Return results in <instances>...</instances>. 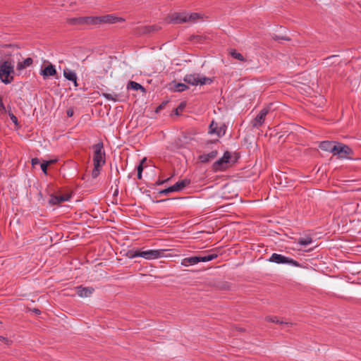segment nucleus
Returning <instances> with one entry per match:
<instances>
[{
  "mask_svg": "<svg viewBox=\"0 0 361 361\" xmlns=\"http://www.w3.org/2000/svg\"><path fill=\"white\" fill-rule=\"evenodd\" d=\"M202 18L198 13L174 12L169 13L166 20L169 23L181 24L185 23H195L197 20Z\"/></svg>",
  "mask_w": 361,
  "mask_h": 361,
  "instance_id": "f257e3e1",
  "label": "nucleus"
},
{
  "mask_svg": "<svg viewBox=\"0 0 361 361\" xmlns=\"http://www.w3.org/2000/svg\"><path fill=\"white\" fill-rule=\"evenodd\" d=\"M14 67L8 61H4L0 65V79L6 85L13 80Z\"/></svg>",
  "mask_w": 361,
  "mask_h": 361,
  "instance_id": "f03ea898",
  "label": "nucleus"
},
{
  "mask_svg": "<svg viewBox=\"0 0 361 361\" xmlns=\"http://www.w3.org/2000/svg\"><path fill=\"white\" fill-rule=\"evenodd\" d=\"M354 154L353 150L347 145L337 142L333 155L337 156L338 159H351V155Z\"/></svg>",
  "mask_w": 361,
  "mask_h": 361,
  "instance_id": "7ed1b4c3",
  "label": "nucleus"
},
{
  "mask_svg": "<svg viewBox=\"0 0 361 361\" xmlns=\"http://www.w3.org/2000/svg\"><path fill=\"white\" fill-rule=\"evenodd\" d=\"M94 149L93 154V163L94 164L103 166L105 162V152L104 149V144L102 142H99L92 145Z\"/></svg>",
  "mask_w": 361,
  "mask_h": 361,
  "instance_id": "20e7f679",
  "label": "nucleus"
},
{
  "mask_svg": "<svg viewBox=\"0 0 361 361\" xmlns=\"http://www.w3.org/2000/svg\"><path fill=\"white\" fill-rule=\"evenodd\" d=\"M161 30V26L159 24L152 25L138 26L133 30V33L137 36L148 35L151 36Z\"/></svg>",
  "mask_w": 361,
  "mask_h": 361,
  "instance_id": "39448f33",
  "label": "nucleus"
},
{
  "mask_svg": "<svg viewBox=\"0 0 361 361\" xmlns=\"http://www.w3.org/2000/svg\"><path fill=\"white\" fill-rule=\"evenodd\" d=\"M215 38H216L215 35L212 33H205L202 35H191L189 37L188 40L195 44H209L216 43V41L215 40Z\"/></svg>",
  "mask_w": 361,
  "mask_h": 361,
  "instance_id": "423d86ee",
  "label": "nucleus"
},
{
  "mask_svg": "<svg viewBox=\"0 0 361 361\" xmlns=\"http://www.w3.org/2000/svg\"><path fill=\"white\" fill-rule=\"evenodd\" d=\"M269 261L276 264H288L296 267H301V264L298 261L277 253H273Z\"/></svg>",
  "mask_w": 361,
  "mask_h": 361,
  "instance_id": "0eeeda50",
  "label": "nucleus"
},
{
  "mask_svg": "<svg viewBox=\"0 0 361 361\" xmlns=\"http://www.w3.org/2000/svg\"><path fill=\"white\" fill-rule=\"evenodd\" d=\"M231 159V154L228 151H226L224 153L222 157L219 159L217 161L214 162L212 164V171L214 172L224 171L227 168L228 164L230 162V159Z\"/></svg>",
  "mask_w": 361,
  "mask_h": 361,
  "instance_id": "6e6552de",
  "label": "nucleus"
},
{
  "mask_svg": "<svg viewBox=\"0 0 361 361\" xmlns=\"http://www.w3.org/2000/svg\"><path fill=\"white\" fill-rule=\"evenodd\" d=\"M72 195L71 193L51 194L48 202L51 206L60 205L64 202L69 201Z\"/></svg>",
  "mask_w": 361,
  "mask_h": 361,
  "instance_id": "1a4fd4ad",
  "label": "nucleus"
},
{
  "mask_svg": "<svg viewBox=\"0 0 361 361\" xmlns=\"http://www.w3.org/2000/svg\"><path fill=\"white\" fill-rule=\"evenodd\" d=\"M94 25H97L100 23H116L117 22H123L124 19L122 18L116 17L112 14H109L106 16H99V17H93Z\"/></svg>",
  "mask_w": 361,
  "mask_h": 361,
  "instance_id": "9d476101",
  "label": "nucleus"
},
{
  "mask_svg": "<svg viewBox=\"0 0 361 361\" xmlns=\"http://www.w3.org/2000/svg\"><path fill=\"white\" fill-rule=\"evenodd\" d=\"M272 104H270L269 106L263 108L259 113L257 115V116L255 118V119L252 121V126L254 128H259L260 127L265 121V117L268 114V113L270 111L271 108Z\"/></svg>",
  "mask_w": 361,
  "mask_h": 361,
  "instance_id": "9b49d317",
  "label": "nucleus"
},
{
  "mask_svg": "<svg viewBox=\"0 0 361 361\" xmlns=\"http://www.w3.org/2000/svg\"><path fill=\"white\" fill-rule=\"evenodd\" d=\"M166 250H149L146 251L140 250V257L145 259L151 260L164 257Z\"/></svg>",
  "mask_w": 361,
  "mask_h": 361,
  "instance_id": "f8f14e48",
  "label": "nucleus"
},
{
  "mask_svg": "<svg viewBox=\"0 0 361 361\" xmlns=\"http://www.w3.org/2000/svg\"><path fill=\"white\" fill-rule=\"evenodd\" d=\"M67 23L71 25H94L93 17H79L67 19Z\"/></svg>",
  "mask_w": 361,
  "mask_h": 361,
  "instance_id": "ddd939ff",
  "label": "nucleus"
},
{
  "mask_svg": "<svg viewBox=\"0 0 361 361\" xmlns=\"http://www.w3.org/2000/svg\"><path fill=\"white\" fill-rule=\"evenodd\" d=\"M203 254L207 253L204 255H198L197 259L199 262H206L209 261H212L218 257V254L215 252V249L210 250L209 251L202 252Z\"/></svg>",
  "mask_w": 361,
  "mask_h": 361,
  "instance_id": "4468645a",
  "label": "nucleus"
},
{
  "mask_svg": "<svg viewBox=\"0 0 361 361\" xmlns=\"http://www.w3.org/2000/svg\"><path fill=\"white\" fill-rule=\"evenodd\" d=\"M40 74L43 76L44 78H47L56 75L57 71L55 66L53 64L49 63L40 70Z\"/></svg>",
  "mask_w": 361,
  "mask_h": 361,
  "instance_id": "2eb2a0df",
  "label": "nucleus"
},
{
  "mask_svg": "<svg viewBox=\"0 0 361 361\" xmlns=\"http://www.w3.org/2000/svg\"><path fill=\"white\" fill-rule=\"evenodd\" d=\"M218 155V151L216 149L213 150L207 154H203L199 155L197 159L200 162L207 164L214 159Z\"/></svg>",
  "mask_w": 361,
  "mask_h": 361,
  "instance_id": "dca6fc26",
  "label": "nucleus"
},
{
  "mask_svg": "<svg viewBox=\"0 0 361 361\" xmlns=\"http://www.w3.org/2000/svg\"><path fill=\"white\" fill-rule=\"evenodd\" d=\"M77 294L81 298L90 297L94 291L92 287H84L78 286L75 287Z\"/></svg>",
  "mask_w": 361,
  "mask_h": 361,
  "instance_id": "f3484780",
  "label": "nucleus"
},
{
  "mask_svg": "<svg viewBox=\"0 0 361 361\" xmlns=\"http://www.w3.org/2000/svg\"><path fill=\"white\" fill-rule=\"evenodd\" d=\"M336 144L337 142L326 140L321 142L319 143V147L322 150L329 152L333 154L334 149L336 146Z\"/></svg>",
  "mask_w": 361,
  "mask_h": 361,
  "instance_id": "a211bd4d",
  "label": "nucleus"
},
{
  "mask_svg": "<svg viewBox=\"0 0 361 361\" xmlns=\"http://www.w3.org/2000/svg\"><path fill=\"white\" fill-rule=\"evenodd\" d=\"M191 183V180L188 178H184L176 182L174 185H171L173 192H179L183 190L186 186Z\"/></svg>",
  "mask_w": 361,
  "mask_h": 361,
  "instance_id": "6ab92c4d",
  "label": "nucleus"
},
{
  "mask_svg": "<svg viewBox=\"0 0 361 361\" xmlns=\"http://www.w3.org/2000/svg\"><path fill=\"white\" fill-rule=\"evenodd\" d=\"M183 81L190 85H197L198 82H200V75L196 73L188 74L184 77Z\"/></svg>",
  "mask_w": 361,
  "mask_h": 361,
  "instance_id": "aec40b11",
  "label": "nucleus"
},
{
  "mask_svg": "<svg viewBox=\"0 0 361 361\" xmlns=\"http://www.w3.org/2000/svg\"><path fill=\"white\" fill-rule=\"evenodd\" d=\"M127 89L133 90H140L142 92H145V88L137 82L130 80L128 82Z\"/></svg>",
  "mask_w": 361,
  "mask_h": 361,
  "instance_id": "412c9836",
  "label": "nucleus"
},
{
  "mask_svg": "<svg viewBox=\"0 0 361 361\" xmlns=\"http://www.w3.org/2000/svg\"><path fill=\"white\" fill-rule=\"evenodd\" d=\"M197 263V256H192L183 259L180 264L184 267H188L190 265L196 264Z\"/></svg>",
  "mask_w": 361,
  "mask_h": 361,
  "instance_id": "4be33fe9",
  "label": "nucleus"
},
{
  "mask_svg": "<svg viewBox=\"0 0 361 361\" xmlns=\"http://www.w3.org/2000/svg\"><path fill=\"white\" fill-rule=\"evenodd\" d=\"M63 76L69 81H75L78 79L76 73L68 68H65L63 70Z\"/></svg>",
  "mask_w": 361,
  "mask_h": 361,
  "instance_id": "5701e85b",
  "label": "nucleus"
},
{
  "mask_svg": "<svg viewBox=\"0 0 361 361\" xmlns=\"http://www.w3.org/2000/svg\"><path fill=\"white\" fill-rule=\"evenodd\" d=\"M33 63V60L30 57H27L25 59H24L23 61H19L17 64V69L18 70H23L30 65H32Z\"/></svg>",
  "mask_w": 361,
  "mask_h": 361,
  "instance_id": "b1692460",
  "label": "nucleus"
},
{
  "mask_svg": "<svg viewBox=\"0 0 361 361\" xmlns=\"http://www.w3.org/2000/svg\"><path fill=\"white\" fill-rule=\"evenodd\" d=\"M226 129H227L226 124L223 123L220 126L218 125V128L216 130V133H214V134H216L218 135L219 137H221L226 134Z\"/></svg>",
  "mask_w": 361,
  "mask_h": 361,
  "instance_id": "393cba45",
  "label": "nucleus"
},
{
  "mask_svg": "<svg viewBox=\"0 0 361 361\" xmlns=\"http://www.w3.org/2000/svg\"><path fill=\"white\" fill-rule=\"evenodd\" d=\"M188 88L189 87L187 85L181 82H178L175 84L174 89H173L172 87H171L170 89L172 90L173 92H181L188 90Z\"/></svg>",
  "mask_w": 361,
  "mask_h": 361,
  "instance_id": "a878e982",
  "label": "nucleus"
},
{
  "mask_svg": "<svg viewBox=\"0 0 361 361\" xmlns=\"http://www.w3.org/2000/svg\"><path fill=\"white\" fill-rule=\"evenodd\" d=\"M229 54H231V56L232 57H233L235 59H238L240 61H245V59L244 58V56L240 53L238 52L235 49H231Z\"/></svg>",
  "mask_w": 361,
  "mask_h": 361,
  "instance_id": "bb28decb",
  "label": "nucleus"
},
{
  "mask_svg": "<svg viewBox=\"0 0 361 361\" xmlns=\"http://www.w3.org/2000/svg\"><path fill=\"white\" fill-rule=\"evenodd\" d=\"M126 256L129 259L140 257V250H129L126 252Z\"/></svg>",
  "mask_w": 361,
  "mask_h": 361,
  "instance_id": "cd10ccee",
  "label": "nucleus"
},
{
  "mask_svg": "<svg viewBox=\"0 0 361 361\" xmlns=\"http://www.w3.org/2000/svg\"><path fill=\"white\" fill-rule=\"evenodd\" d=\"M265 320L267 322H273V323H276V324H284L283 322L279 320L276 317H266ZM285 324L290 326H292V323L286 322Z\"/></svg>",
  "mask_w": 361,
  "mask_h": 361,
  "instance_id": "c85d7f7f",
  "label": "nucleus"
},
{
  "mask_svg": "<svg viewBox=\"0 0 361 361\" xmlns=\"http://www.w3.org/2000/svg\"><path fill=\"white\" fill-rule=\"evenodd\" d=\"M312 239L311 237L307 236L305 238H300L298 240V243L303 246H306L312 243Z\"/></svg>",
  "mask_w": 361,
  "mask_h": 361,
  "instance_id": "c756f323",
  "label": "nucleus"
},
{
  "mask_svg": "<svg viewBox=\"0 0 361 361\" xmlns=\"http://www.w3.org/2000/svg\"><path fill=\"white\" fill-rule=\"evenodd\" d=\"M102 166L94 164V169L92 171V177L96 178L100 173Z\"/></svg>",
  "mask_w": 361,
  "mask_h": 361,
  "instance_id": "7c9ffc66",
  "label": "nucleus"
},
{
  "mask_svg": "<svg viewBox=\"0 0 361 361\" xmlns=\"http://www.w3.org/2000/svg\"><path fill=\"white\" fill-rule=\"evenodd\" d=\"M101 95H102L104 97H105L108 100H112L114 102H117V101L119 100L118 99V94H116L113 95V94H109V93L102 92L101 94Z\"/></svg>",
  "mask_w": 361,
  "mask_h": 361,
  "instance_id": "2f4dec72",
  "label": "nucleus"
},
{
  "mask_svg": "<svg viewBox=\"0 0 361 361\" xmlns=\"http://www.w3.org/2000/svg\"><path fill=\"white\" fill-rule=\"evenodd\" d=\"M218 123L214 121V120L212 121L209 126V134H214V133H216V129L218 128Z\"/></svg>",
  "mask_w": 361,
  "mask_h": 361,
  "instance_id": "473e14b6",
  "label": "nucleus"
},
{
  "mask_svg": "<svg viewBox=\"0 0 361 361\" xmlns=\"http://www.w3.org/2000/svg\"><path fill=\"white\" fill-rule=\"evenodd\" d=\"M213 82V79L207 77H200V82H198V85H203L206 84H211Z\"/></svg>",
  "mask_w": 361,
  "mask_h": 361,
  "instance_id": "72a5a7b5",
  "label": "nucleus"
},
{
  "mask_svg": "<svg viewBox=\"0 0 361 361\" xmlns=\"http://www.w3.org/2000/svg\"><path fill=\"white\" fill-rule=\"evenodd\" d=\"M185 106H186V104L185 102H180L178 104V107L174 109V114L177 116H179L180 114V113L183 111V110L185 109Z\"/></svg>",
  "mask_w": 361,
  "mask_h": 361,
  "instance_id": "f704fd0d",
  "label": "nucleus"
},
{
  "mask_svg": "<svg viewBox=\"0 0 361 361\" xmlns=\"http://www.w3.org/2000/svg\"><path fill=\"white\" fill-rule=\"evenodd\" d=\"M173 192V188L171 186H170V187H168L167 188L159 190L158 192V194L159 195H168L171 192Z\"/></svg>",
  "mask_w": 361,
  "mask_h": 361,
  "instance_id": "c9c22d12",
  "label": "nucleus"
},
{
  "mask_svg": "<svg viewBox=\"0 0 361 361\" xmlns=\"http://www.w3.org/2000/svg\"><path fill=\"white\" fill-rule=\"evenodd\" d=\"M145 161H146V158H143L140 161V164L137 166V167H136L137 173H142V171H143V169H144L143 164H144V162Z\"/></svg>",
  "mask_w": 361,
  "mask_h": 361,
  "instance_id": "e433bc0d",
  "label": "nucleus"
},
{
  "mask_svg": "<svg viewBox=\"0 0 361 361\" xmlns=\"http://www.w3.org/2000/svg\"><path fill=\"white\" fill-rule=\"evenodd\" d=\"M9 116H10V118L12 121V122L15 124V126L18 128H19L20 127V126L18 123V118L13 114H9Z\"/></svg>",
  "mask_w": 361,
  "mask_h": 361,
  "instance_id": "4c0bfd02",
  "label": "nucleus"
},
{
  "mask_svg": "<svg viewBox=\"0 0 361 361\" xmlns=\"http://www.w3.org/2000/svg\"><path fill=\"white\" fill-rule=\"evenodd\" d=\"M273 39L275 40L276 42L280 43V39L286 40V41H290L291 39L288 37H280L278 35H274L273 37Z\"/></svg>",
  "mask_w": 361,
  "mask_h": 361,
  "instance_id": "58836bf2",
  "label": "nucleus"
},
{
  "mask_svg": "<svg viewBox=\"0 0 361 361\" xmlns=\"http://www.w3.org/2000/svg\"><path fill=\"white\" fill-rule=\"evenodd\" d=\"M49 166L45 162V161L40 164L41 169L45 175H47V170Z\"/></svg>",
  "mask_w": 361,
  "mask_h": 361,
  "instance_id": "ea45409f",
  "label": "nucleus"
},
{
  "mask_svg": "<svg viewBox=\"0 0 361 361\" xmlns=\"http://www.w3.org/2000/svg\"><path fill=\"white\" fill-rule=\"evenodd\" d=\"M171 179V178H168L165 180H161V179H158L155 183H154V185L156 186H158V185H163L164 183L168 182L169 180Z\"/></svg>",
  "mask_w": 361,
  "mask_h": 361,
  "instance_id": "a19ab883",
  "label": "nucleus"
},
{
  "mask_svg": "<svg viewBox=\"0 0 361 361\" xmlns=\"http://www.w3.org/2000/svg\"><path fill=\"white\" fill-rule=\"evenodd\" d=\"M166 102H162L160 105H159L156 110H155V112L158 113L159 111H160L161 109H163L164 108V106H166Z\"/></svg>",
  "mask_w": 361,
  "mask_h": 361,
  "instance_id": "79ce46f5",
  "label": "nucleus"
},
{
  "mask_svg": "<svg viewBox=\"0 0 361 361\" xmlns=\"http://www.w3.org/2000/svg\"><path fill=\"white\" fill-rule=\"evenodd\" d=\"M39 164H40V161L38 158L35 157V158H32L31 159V164H32V167H34L35 165H37Z\"/></svg>",
  "mask_w": 361,
  "mask_h": 361,
  "instance_id": "37998d69",
  "label": "nucleus"
},
{
  "mask_svg": "<svg viewBox=\"0 0 361 361\" xmlns=\"http://www.w3.org/2000/svg\"><path fill=\"white\" fill-rule=\"evenodd\" d=\"M0 341L4 342L6 345H9L11 342L8 338L0 336Z\"/></svg>",
  "mask_w": 361,
  "mask_h": 361,
  "instance_id": "c03bdc74",
  "label": "nucleus"
},
{
  "mask_svg": "<svg viewBox=\"0 0 361 361\" xmlns=\"http://www.w3.org/2000/svg\"><path fill=\"white\" fill-rule=\"evenodd\" d=\"M220 142L219 139H216L214 140H209L206 142V145L213 144V143H218Z\"/></svg>",
  "mask_w": 361,
  "mask_h": 361,
  "instance_id": "a18cd8bd",
  "label": "nucleus"
},
{
  "mask_svg": "<svg viewBox=\"0 0 361 361\" xmlns=\"http://www.w3.org/2000/svg\"><path fill=\"white\" fill-rule=\"evenodd\" d=\"M57 161L56 159H49V160H47V161H45V162L49 165H51V164H55L56 162Z\"/></svg>",
  "mask_w": 361,
  "mask_h": 361,
  "instance_id": "49530a36",
  "label": "nucleus"
},
{
  "mask_svg": "<svg viewBox=\"0 0 361 361\" xmlns=\"http://www.w3.org/2000/svg\"><path fill=\"white\" fill-rule=\"evenodd\" d=\"M0 109L1 110H5L6 108H5V106L3 103V99H2V97L0 96Z\"/></svg>",
  "mask_w": 361,
  "mask_h": 361,
  "instance_id": "de8ad7c7",
  "label": "nucleus"
},
{
  "mask_svg": "<svg viewBox=\"0 0 361 361\" xmlns=\"http://www.w3.org/2000/svg\"><path fill=\"white\" fill-rule=\"evenodd\" d=\"M31 311H32L33 312H35L37 315L41 314V311L39 309H37V308H34Z\"/></svg>",
  "mask_w": 361,
  "mask_h": 361,
  "instance_id": "09e8293b",
  "label": "nucleus"
},
{
  "mask_svg": "<svg viewBox=\"0 0 361 361\" xmlns=\"http://www.w3.org/2000/svg\"><path fill=\"white\" fill-rule=\"evenodd\" d=\"M73 110H71V109H68V110L67 111V115H68V116H69V117L72 116H73Z\"/></svg>",
  "mask_w": 361,
  "mask_h": 361,
  "instance_id": "8fccbe9b",
  "label": "nucleus"
},
{
  "mask_svg": "<svg viewBox=\"0 0 361 361\" xmlns=\"http://www.w3.org/2000/svg\"><path fill=\"white\" fill-rule=\"evenodd\" d=\"M221 288H223V289H227V288H228V283H224L223 284V286H221Z\"/></svg>",
  "mask_w": 361,
  "mask_h": 361,
  "instance_id": "3c124183",
  "label": "nucleus"
},
{
  "mask_svg": "<svg viewBox=\"0 0 361 361\" xmlns=\"http://www.w3.org/2000/svg\"><path fill=\"white\" fill-rule=\"evenodd\" d=\"M38 196H39V200H43V196H42V193L41 191L39 192Z\"/></svg>",
  "mask_w": 361,
  "mask_h": 361,
  "instance_id": "603ef678",
  "label": "nucleus"
},
{
  "mask_svg": "<svg viewBox=\"0 0 361 361\" xmlns=\"http://www.w3.org/2000/svg\"><path fill=\"white\" fill-rule=\"evenodd\" d=\"M137 176L139 180L142 179V173H137Z\"/></svg>",
  "mask_w": 361,
  "mask_h": 361,
  "instance_id": "864d4df0",
  "label": "nucleus"
},
{
  "mask_svg": "<svg viewBox=\"0 0 361 361\" xmlns=\"http://www.w3.org/2000/svg\"><path fill=\"white\" fill-rule=\"evenodd\" d=\"M170 200L171 199L160 200H157L156 202L159 203V202H165V201Z\"/></svg>",
  "mask_w": 361,
  "mask_h": 361,
  "instance_id": "5fc2aeb1",
  "label": "nucleus"
},
{
  "mask_svg": "<svg viewBox=\"0 0 361 361\" xmlns=\"http://www.w3.org/2000/svg\"><path fill=\"white\" fill-rule=\"evenodd\" d=\"M72 82H73L75 87H78V83L77 80L72 81Z\"/></svg>",
  "mask_w": 361,
  "mask_h": 361,
  "instance_id": "6e6d98bb",
  "label": "nucleus"
},
{
  "mask_svg": "<svg viewBox=\"0 0 361 361\" xmlns=\"http://www.w3.org/2000/svg\"><path fill=\"white\" fill-rule=\"evenodd\" d=\"M118 189H116V190H115V192H114V195H118Z\"/></svg>",
  "mask_w": 361,
  "mask_h": 361,
  "instance_id": "4d7b16f0",
  "label": "nucleus"
},
{
  "mask_svg": "<svg viewBox=\"0 0 361 361\" xmlns=\"http://www.w3.org/2000/svg\"><path fill=\"white\" fill-rule=\"evenodd\" d=\"M238 330L239 331H244V329H243V328H238Z\"/></svg>",
  "mask_w": 361,
  "mask_h": 361,
  "instance_id": "13d9d810",
  "label": "nucleus"
}]
</instances>
